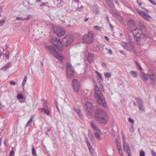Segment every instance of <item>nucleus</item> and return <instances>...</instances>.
<instances>
[{
    "label": "nucleus",
    "instance_id": "4be33fe9",
    "mask_svg": "<svg viewBox=\"0 0 156 156\" xmlns=\"http://www.w3.org/2000/svg\"><path fill=\"white\" fill-rule=\"evenodd\" d=\"M11 62H8L1 69V70H4L5 71L7 69L9 68V66L11 65Z\"/></svg>",
    "mask_w": 156,
    "mask_h": 156
},
{
    "label": "nucleus",
    "instance_id": "6e6552de",
    "mask_svg": "<svg viewBox=\"0 0 156 156\" xmlns=\"http://www.w3.org/2000/svg\"><path fill=\"white\" fill-rule=\"evenodd\" d=\"M51 43L60 51H62L63 49L61 40L58 38L53 37L51 39Z\"/></svg>",
    "mask_w": 156,
    "mask_h": 156
},
{
    "label": "nucleus",
    "instance_id": "864d4df0",
    "mask_svg": "<svg viewBox=\"0 0 156 156\" xmlns=\"http://www.w3.org/2000/svg\"><path fill=\"white\" fill-rule=\"evenodd\" d=\"M115 144H116V145H117V144H119V140L117 139H115Z\"/></svg>",
    "mask_w": 156,
    "mask_h": 156
},
{
    "label": "nucleus",
    "instance_id": "a211bd4d",
    "mask_svg": "<svg viewBox=\"0 0 156 156\" xmlns=\"http://www.w3.org/2000/svg\"><path fill=\"white\" fill-rule=\"evenodd\" d=\"M94 55L89 53L87 57V59L89 62H91L93 61L94 59Z\"/></svg>",
    "mask_w": 156,
    "mask_h": 156
},
{
    "label": "nucleus",
    "instance_id": "e2e57ef3",
    "mask_svg": "<svg viewBox=\"0 0 156 156\" xmlns=\"http://www.w3.org/2000/svg\"><path fill=\"white\" fill-rule=\"evenodd\" d=\"M30 123L29 122H27L26 124L25 127H26L27 126H28L30 124Z\"/></svg>",
    "mask_w": 156,
    "mask_h": 156
},
{
    "label": "nucleus",
    "instance_id": "49530a36",
    "mask_svg": "<svg viewBox=\"0 0 156 156\" xmlns=\"http://www.w3.org/2000/svg\"><path fill=\"white\" fill-rule=\"evenodd\" d=\"M151 153L152 156H156V153L154 152V151H151Z\"/></svg>",
    "mask_w": 156,
    "mask_h": 156
},
{
    "label": "nucleus",
    "instance_id": "f03ea898",
    "mask_svg": "<svg viewBox=\"0 0 156 156\" xmlns=\"http://www.w3.org/2000/svg\"><path fill=\"white\" fill-rule=\"evenodd\" d=\"M95 119L101 123L105 124L107 122L106 112L101 108H98L95 112Z\"/></svg>",
    "mask_w": 156,
    "mask_h": 156
},
{
    "label": "nucleus",
    "instance_id": "c9c22d12",
    "mask_svg": "<svg viewBox=\"0 0 156 156\" xmlns=\"http://www.w3.org/2000/svg\"><path fill=\"white\" fill-rule=\"evenodd\" d=\"M27 80V76H26L25 77L24 79L23 80V83H22V86H24L25 84L26 83V81Z\"/></svg>",
    "mask_w": 156,
    "mask_h": 156
},
{
    "label": "nucleus",
    "instance_id": "a878e982",
    "mask_svg": "<svg viewBox=\"0 0 156 156\" xmlns=\"http://www.w3.org/2000/svg\"><path fill=\"white\" fill-rule=\"evenodd\" d=\"M91 126L92 128L94 130L96 131L98 130L99 131V130L98 129V127L96 125L95 123L94 122H92L91 123Z\"/></svg>",
    "mask_w": 156,
    "mask_h": 156
},
{
    "label": "nucleus",
    "instance_id": "3c124183",
    "mask_svg": "<svg viewBox=\"0 0 156 156\" xmlns=\"http://www.w3.org/2000/svg\"><path fill=\"white\" fill-rule=\"evenodd\" d=\"M43 106L44 107H47V102L46 101H45L44 102L43 104Z\"/></svg>",
    "mask_w": 156,
    "mask_h": 156
},
{
    "label": "nucleus",
    "instance_id": "bb28decb",
    "mask_svg": "<svg viewBox=\"0 0 156 156\" xmlns=\"http://www.w3.org/2000/svg\"><path fill=\"white\" fill-rule=\"evenodd\" d=\"M88 137L90 138L91 141L92 142L94 139V137L91 133L89 130H88Z\"/></svg>",
    "mask_w": 156,
    "mask_h": 156
},
{
    "label": "nucleus",
    "instance_id": "680f3d73",
    "mask_svg": "<svg viewBox=\"0 0 156 156\" xmlns=\"http://www.w3.org/2000/svg\"><path fill=\"white\" fill-rule=\"evenodd\" d=\"M33 117H31L28 122H29L30 123H31L33 120Z\"/></svg>",
    "mask_w": 156,
    "mask_h": 156
},
{
    "label": "nucleus",
    "instance_id": "5701e85b",
    "mask_svg": "<svg viewBox=\"0 0 156 156\" xmlns=\"http://www.w3.org/2000/svg\"><path fill=\"white\" fill-rule=\"evenodd\" d=\"M135 100L138 105L143 104V101L141 98H136Z\"/></svg>",
    "mask_w": 156,
    "mask_h": 156
},
{
    "label": "nucleus",
    "instance_id": "7c9ffc66",
    "mask_svg": "<svg viewBox=\"0 0 156 156\" xmlns=\"http://www.w3.org/2000/svg\"><path fill=\"white\" fill-rule=\"evenodd\" d=\"M135 63L136 64V66L137 67H139V68H137V69L138 70H139L140 71H141L142 70V68L141 67V66H140V65L139 64V63H138V62H137V61H135Z\"/></svg>",
    "mask_w": 156,
    "mask_h": 156
},
{
    "label": "nucleus",
    "instance_id": "6e6d98bb",
    "mask_svg": "<svg viewBox=\"0 0 156 156\" xmlns=\"http://www.w3.org/2000/svg\"><path fill=\"white\" fill-rule=\"evenodd\" d=\"M106 18L108 21V23H110V22L109 19V17L108 15H107L106 16Z\"/></svg>",
    "mask_w": 156,
    "mask_h": 156
},
{
    "label": "nucleus",
    "instance_id": "8fccbe9b",
    "mask_svg": "<svg viewBox=\"0 0 156 156\" xmlns=\"http://www.w3.org/2000/svg\"><path fill=\"white\" fill-rule=\"evenodd\" d=\"M144 38L146 39L147 40V41H150V40H151V38L150 37H148V36H147V37H144L143 39Z\"/></svg>",
    "mask_w": 156,
    "mask_h": 156
},
{
    "label": "nucleus",
    "instance_id": "052dcab7",
    "mask_svg": "<svg viewBox=\"0 0 156 156\" xmlns=\"http://www.w3.org/2000/svg\"><path fill=\"white\" fill-rule=\"evenodd\" d=\"M120 52L122 55H126V54L125 53V52L122 50H120Z\"/></svg>",
    "mask_w": 156,
    "mask_h": 156
},
{
    "label": "nucleus",
    "instance_id": "0eeeda50",
    "mask_svg": "<svg viewBox=\"0 0 156 156\" xmlns=\"http://www.w3.org/2000/svg\"><path fill=\"white\" fill-rule=\"evenodd\" d=\"M94 34L93 32L89 31L83 37V42L87 44H90L93 41Z\"/></svg>",
    "mask_w": 156,
    "mask_h": 156
},
{
    "label": "nucleus",
    "instance_id": "9b49d317",
    "mask_svg": "<svg viewBox=\"0 0 156 156\" xmlns=\"http://www.w3.org/2000/svg\"><path fill=\"white\" fill-rule=\"evenodd\" d=\"M73 87L74 91L78 92L79 89L80 87V82L77 80L73 79L72 81Z\"/></svg>",
    "mask_w": 156,
    "mask_h": 156
},
{
    "label": "nucleus",
    "instance_id": "2eb2a0df",
    "mask_svg": "<svg viewBox=\"0 0 156 156\" xmlns=\"http://www.w3.org/2000/svg\"><path fill=\"white\" fill-rule=\"evenodd\" d=\"M149 78H150L151 83L153 85H154L155 83V80H156V76L153 73L151 74H149Z\"/></svg>",
    "mask_w": 156,
    "mask_h": 156
},
{
    "label": "nucleus",
    "instance_id": "39448f33",
    "mask_svg": "<svg viewBox=\"0 0 156 156\" xmlns=\"http://www.w3.org/2000/svg\"><path fill=\"white\" fill-rule=\"evenodd\" d=\"M121 43L123 48H125L130 52L133 51L134 53L136 52L134 44L133 41L131 39H129V41H128V43L130 48L128 46L127 43L126 42L122 41Z\"/></svg>",
    "mask_w": 156,
    "mask_h": 156
},
{
    "label": "nucleus",
    "instance_id": "20e7f679",
    "mask_svg": "<svg viewBox=\"0 0 156 156\" xmlns=\"http://www.w3.org/2000/svg\"><path fill=\"white\" fill-rule=\"evenodd\" d=\"M45 48L50 53L58 60H61L63 59L62 55H61L60 53L54 47L51 45H46Z\"/></svg>",
    "mask_w": 156,
    "mask_h": 156
},
{
    "label": "nucleus",
    "instance_id": "69168bd1",
    "mask_svg": "<svg viewBox=\"0 0 156 156\" xmlns=\"http://www.w3.org/2000/svg\"><path fill=\"white\" fill-rule=\"evenodd\" d=\"M31 16L30 15H28V16L27 18H24V20H25L28 19L30 18Z\"/></svg>",
    "mask_w": 156,
    "mask_h": 156
},
{
    "label": "nucleus",
    "instance_id": "f3484780",
    "mask_svg": "<svg viewBox=\"0 0 156 156\" xmlns=\"http://www.w3.org/2000/svg\"><path fill=\"white\" fill-rule=\"evenodd\" d=\"M66 31L63 28H62L56 34L58 37H61L64 35Z\"/></svg>",
    "mask_w": 156,
    "mask_h": 156
},
{
    "label": "nucleus",
    "instance_id": "ddd939ff",
    "mask_svg": "<svg viewBox=\"0 0 156 156\" xmlns=\"http://www.w3.org/2000/svg\"><path fill=\"white\" fill-rule=\"evenodd\" d=\"M52 26V28L54 32V33L56 34L62 28L61 27L59 26H58L56 25H55L53 24H51Z\"/></svg>",
    "mask_w": 156,
    "mask_h": 156
},
{
    "label": "nucleus",
    "instance_id": "58836bf2",
    "mask_svg": "<svg viewBox=\"0 0 156 156\" xmlns=\"http://www.w3.org/2000/svg\"><path fill=\"white\" fill-rule=\"evenodd\" d=\"M140 156H145V153L143 151L141 150L140 151Z\"/></svg>",
    "mask_w": 156,
    "mask_h": 156
},
{
    "label": "nucleus",
    "instance_id": "b1692460",
    "mask_svg": "<svg viewBox=\"0 0 156 156\" xmlns=\"http://www.w3.org/2000/svg\"><path fill=\"white\" fill-rule=\"evenodd\" d=\"M93 11L97 14H98L100 12L99 9L96 6L93 7Z\"/></svg>",
    "mask_w": 156,
    "mask_h": 156
},
{
    "label": "nucleus",
    "instance_id": "bf43d9fd",
    "mask_svg": "<svg viewBox=\"0 0 156 156\" xmlns=\"http://www.w3.org/2000/svg\"><path fill=\"white\" fill-rule=\"evenodd\" d=\"M153 5H155V3L154 2H153L152 0H148Z\"/></svg>",
    "mask_w": 156,
    "mask_h": 156
},
{
    "label": "nucleus",
    "instance_id": "a19ab883",
    "mask_svg": "<svg viewBox=\"0 0 156 156\" xmlns=\"http://www.w3.org/2000/svg\"><path fill=\"white\" fill-rule=\"evenodd\" d=\"M101 28L99 26H96L94 27V29L96 30H100Z\"/></svg>",
    "mask_w": 156,
    "mask_h": 156
},
{
    "label": "nucleus",
    "instance_id": "4c0bfd02",
    "mask_svg": "<svg viewBox=\"0 0 156 156\" xmlns=\"http://www.w3.org/2000/svg\"><path fill=\"white\" fill-rule=\"evenodd\" d=\"M119 20L120 23L122 25V26H123V25L125 26V23L124 21L121 18L120 19H119Z\"/></svg>",
    "mask_w": 156,
    "mask_h": 156
},
{
    "label": "nucleus",
    "instance_id": "423d86ee",
    "mask_svg": "<svg viewBox=\"0 0 156 156\" xmlns=\"http://www.w3.org/2000/svg\"><path fill=\"white\" fill-rule=\"evenodd\" d=\"M75 71L70 63H67L66 66V74L68 79H70L74 77Z\"/></svg>",
    "mask_w": 156,
    "mask_h": 156
},
{
    "label": "nucleus",
    "instance_id": "cd10ccee",
    "mask_svg": "<svg viewBox=\"0 0 156 156\" xmlns=\"http://www.w3.org/2000/svg\"><path fill=\"white\" fill-rule=\"evenodd\" d=\"M94 134L96 138L99 140H100L101 139V137L100 136V135L97 132H94Z\"/></svg>",
    "mask_w": 156,
    "mask_h": 156
},
{
    "label": "nucleus",
    "instance_id": "e433bc0d",
    "mask_svg": "<svg viewBox=\"0 0 156 156\" xmlns=\"http://www.w3.org/2000/svg\"><path fill=\"white\" fill-rule=\"evenodd\" d=\"M86 142L87 144V146L88 148H91V145L89 142V141L87 139L86 141Z\"/></svg>",
    "mask_w": 156,
    "mask_h": 156
},
{
    "label": "nucleus",
    "instance_id": "9d476101",
    "mask_svg": "<svg viewBox=\"0 0 156 156\" xmlns=\"http://www.w3.org/2000/svg\"><path fill=\"white\" fill-rule=\"evenodd\" d=\"M84 108L87 112V115H91L92 112L93 111V106L92 103L89 102H86Z\"/></svg>",
    "mask_w": 156,
    "mask_h": 156
},
{
    "label": "nucleus",
    "instance_id": "6ab92c4d",
    "mask_svg": "<svg viewBox=\"0 0 156 156\" xmlns=\"http://www.w3.org/2000/svg\"><path fill=\"white\" fill-rule=\"evenodd\" d=\"M140 76L142 77L143 80L145 81L148 80V79L147 75L144 73L141 72L140 73Z\"/></svg>",
    "mask_w": 156,
    "mask_h": 156
},
{
    "label": "nucleus",
    "instance_id": "79ce46f5",
    "mask_svg": "<svg viewBox=\"0 0 156 156\" xmlns=\"http://www.w3.org/2000/svg\"><path fill=\"white\" fill-rule=\"evenodd\" d=\"M5 20H3L1 21H0V26H2L5 23Z\"/></svg>",
    "mask_w": 156,
    "mask_h": 156
},
{
    "label": "nucleus",
    "instance_id": "473e14b6",
    "mask_svg": "<svg viewBox=\"0 0 156 156\" xmlns=\"http://www.w3.org/2000/svg\"><path fill=\"white\" fill-rule=\"evenodd\" d=\"M111 74L110 73L106 72L105 74V76L106 78H108L110 77Z\"/></svg>",
    "mask_w": 156,
    "mask_h": 156
},
{
    "label": "nucleus",
    "instance_id": "13d9d810",
    "mask_svg": "<svg viewBox=\"0 0 156 156\" xmlns=\"http://www.w3.org/2000/svg\"><path fill=\"white\" fill-rule=\"evenodd\" d=\"M101 66L102 67H107L106 64L105 63H103L101 64Z\"/></svg>",
    "mask_w": 156,
    "mask_h": 156
},
{
    "label": "nucleus",
    "instance_id": "ea45409f",
    "mask_svg": "<svg viewBox=\"0 0 156 156\" xmlns=\"http://www.w3.org/2000/svg\"><path fill=\"white\" fill-rule=\"evenodd\" d=\"M79 117L82 120H83V115L81 112H80L78 114Z\"/></svg>",
    "mask_w": 156,
    "mask_h": 156
},
{
    "label": "nucleus",
    "instance_id": "f257e3e1",
    "mask_svg": "<svg viewBox=\"0 0 156 156\" xmlns=\"http://www.w3.org/2000/svg\"><path fill=\"white\" fill-rule=\"evenodd\" d=\"M139 27L140 29L138 28H134L132 32L134 36L137 38V40L140 41V39H143L147 37V35L143 32V31L146 30L147 27L145 25L142 23L140 24Z\"/></svg>",
    "mask_w": 156,
    "mask_h": 156
},
{
    "label": "nucleus",
    "instance_id": "1a4fd4ad",
    "mask_svg": "<svg viewBox=\"0 0 156 156\" xmlns=\"http://www.w3.org/2000/svg\"><path fill=\"white\" fill-rule=\"evenodd\" d=\"M73 36L71 35L67 34L62 39L64 44L66 46L70 45L73 41Z\"/></svg>",
    "mask_w": 156,
    "mask_h": 156
},
{
    "label": "nucleus",
    "instance_id": "412c9836",
    "mask_svg": "<svg viewBox=\"0 0 156 156\" xmlns=\"http://www.w3.org/2000/svg\"><path fill=\"white\" fill-rule=\"evenodd\" d=\"M135 23L134 21L132 20L129 19L128 20L127 24L129 27H132L135 25Z\"/></svg>",
    "mask_w": 156,
    "mask_h": 156
},
{
    "label": "nucleus",
    "instance_id": "c756f323",
    "mask_svg": "<svg viewBox=\"0 0 156 156\" xmlns=\"http://www.w3.org/2000/svg\"><path fill=\"white\" fill-rule=\"evenodd\" d=\"M17 98L18 99H22L23 98V96L21 94H17Z\"/></svg>",
    "mask_w": 156,
    "mask_h": 156
},
{
    "label": "nucleus",
    "instance_id": "774afa93",
    "mask_svg": "<svg viewBox=\"0 0 156 156\" xmlns=\"http://www.w3.org/2000/svg\"><path fill=\"white\" fill-rule=\"evenodd\" d=\"M88 149H89V151L90 153L91 154V155H93V154H92V148H88Z\"/></svg>",
    "mask_w": 156,
    "mask_h": 156
},
{
    "label": "nucleus",
    "instance_id": "7ed1b4c3",
    "mask_svg": "<svg viewBox=\"0 0 156 156\" xmlns=\"http://www.w3.org/2000/svg\"><path fill=\"white\" fill-rule=\"evenodd\" d=\"M94 90L95 96L98 103L99 104L102 105L104 107H106L107 105L105 103V98L97 85H95Z\"/></svg>",
    "mask_w": 156,
    "mask_h": 156
},
{
    "label": "nucleus",
    "instance_id": "5fc2aeb1",
    "mask_svg": "<svg viewBox=\"0 0 156 156\" xmlns=\"http://www.w3.org/2000/svg\"><path fill=\"white\" fill-rule=\"evenodd\" d=\"M122 139H123V143H126V142H125V137H124V135H123V133L122 134Z\"/></svg>",
    "mask_w": 156,
    "mask_h": 156
},
{
    "label": "nucleus",
    "instance_id": "0e129e2a",
    "mask_svg": "<svg viewBox=\"0 0 156 156\" xmlns=\"http://www.w3.org/2000/svg\"><path fill=\"white\" fill-rule=\"evenodd\" d=\"M119 150V153L120 154H122V150L121 149L118 150Z\"/></svg>",
    "mask_w": 156,
    "mask_h": 156
},
{
    "label": "nucleus",
    "instance_id": "f704fd0d",
    "mask_svg": "<svg viewBox=\"0 0 156 156\" xmlns=\"http://www.w3.org/2000/svg\"><path fill=\"white\" fill-rule=\"evenodd\" d=\"M32 154L33 156H34L36 154V152L34 147H32Z\"/></svg>",
    "mask_w": 156,
    "mask_h": 156
},
{
    "label": "nucleus",
    "instance_id": "2f4dec72",
    "mask_svg": "<svg viewBox=\"0 0 156 156\" xmlns=\"http://www.w3.org/2000/svg\"><path fill=\"white\" fill-rule=\"evenodd\" d=\"M138 108H139V110L143 111L144 110V107L143 105V104L141 105H138Z\"/></svg>",
    "mask_w": 156,
    "mask_h": 156
},
{
    "label": "nucleus",
    "instance_id": "603ef678",
    "mask_svg": "<svg viewBox=\"0 0 156 156\" xmlns=\"http://www.w3.org/2000/svg\"><path fill=\"white\" fill-rule=\"evenodd\" d=\"M75 111L77 113V114L81 112L80 110V109H75Z\"/></svg>",
    "mask_w": 156,
    "mask_h": 156
},
{
    "label": "nucleus",
    "instance_id": "4d7b16f0",
    "mask_svg": "<svg viewBox=\"0 0 156 156\" xmlns=\"http://www.w3.org/2000/svg\"><path fill=\"white\" fill-rule=\"evenodd\" d=\"M16 83L15 82L13 81H11L10 82V84L13 85H15L16 84Z\"/></svg>",
    "mask_w": 156,
    "mask_h": 156
},
{
    "label": "nucleus",
    "instance_id": "338daca9",
    "mask_svg": "<svg viewBox=\"0 0 156 156\" xmlns=\"http://www.w3.org/2000/svg\"><path fill=\"white\" fill-rule=\"evenodd\" d=\"M46 129H47V131L48 132H49L51 130V129L50 128L48 127H47L46 128Z\"/></svg>",
    "mask_w": 156,
    "mask_h": 156
},
{
    "label": "nucleus",
    "instance_id": "c03bdc74",
    "mask_svg": "<svg viewBox=\"0 0 156 156\" xmlns=\"http://www.w3.org/2000/svg\"><path fill=\"white\" fill-rule=\"evenodd\" d=\"M129 131L131 132V133H133L134 131V128L133 126H132L129 129Z\"/></svg>",
    "mask_w": 156,
    "mask_h": 156
},
{
    "label": "nucleus",
    "instance_id": "4468645a",
    "mask_svg": "<svg viewBox=\"0 0 156 156\" xmlns=\"http://www.w3.org/2000/svg\"><path fill=\"white\" fill-rule=\"evenodd\" d=\"M123 149L124 151H126L128 155L131 154L129 146L128 144H127V145H126V143H123Z\"/></svg>",
    "mask_w": 156,
    "mask_h": 156
},
{
    "label": "nucleus",
    "instance_id": "c85d7f7f",
    "mask_svg": "<svg viewBox=\"0 0 156 156\" xmlns=\"http://www.w3.org/2000/svg\"><path fill=\"white\" fill-rule=\"evenodd\" d=\"M9 52H7V53H5L3 54L5 57V58L6 59H8L9 57Z\"/></svg>",
    "mask_w": 156,
    "mask_h": 156
},
{
    "label": "nucleus",
    "instance_id": "09e8293b",
    "mask_svg": "<svg viewBox=\"0 0 156 156\" xmlns=\"http://www.w3.org/2000/svg\"><path fill=\"white\" fill-rule=\"evenodd\" d=\"M116 145L117 148L118 150L121 149V147L120 145V144H117Z\"/></svg>",
    "mask_w": 156,
    "mask_h": 156
},
{
    "label": "nucleus",
    "instance_id": "72a5a7b5",
    "mask_svg": "<svg viewBox=\"0 0 156 156\" xmlns=\"http://www.w3.org/2000/svg\"><path fill=\"white\" fill-rule=\"evenodd\" d=\"M96 73L97 74V75L98 76V77L101 80H103V78L102 77L100 74V73L99 72L97 71H96Z\"/></svg>",
    "mask_w": 156,
    "mask_h": 156
},
{
    "label": "nucleus",
    "instance_id": "dca6fc26",
    "mask_svg": "<svg viewBox=\"0 0 156 156\" xmlns=\"http://www.w3.org/2000/svg\"><path fill=\"white\" fill-rule=\"evenodd\" d=\"M41 111L42 112H43L44 114L48 115H49L51 113L50 110L48 108H41Z\"/></svg>",
    "mask_w": 156,
    "mask_h": 156
},
{
    "label": "nucleus",
    "instance_id": "37998d69",
    "mask_svg": "<svg viewBox=\"0 0 156 156\" xmlns=\"http://www.w3.org/2000/svg\"><path fill=\"white\" fill-rule=\"evenodd\" d=\"M128 121L129 122L133 124H134V120L130 118H128Z\"/></svg>",
    "mask_w": 156,
    "mask_h": 156
},
{
    "label": "nucleus",
    "instance_id": "de8ad7c7",
    "mask_svg": "<svg viewBox=\"0 0 156 156\" xmlns=\"http://www.w3.org/2000/svg\"><path fill=\"white\" fill-rule=\"evenodd\" d=\"M16 20H25L24 19L20 17H17L16 18Z\"/></svg>",
    "mask_w": 156,
    "mask_h": 156
},
{
    "label": "nucleus",
    "instance_id": "f8f14e48",
    "mask_svg": "<svg viewBox=\"0 0 156 156\" xmlns=\"http://www.w3.org/2000/svg\"><path fill=\"white\" fill-rule=\"evenodd\" d=\"M136 10L137 12L144 19L148 20V18H151L150 16L147 13H145L143 11L140 10L139 9H136Z\"/></svg>",
    "mask_w": 156,
    "mask_h": 156
},
{
    "label": "nucleus",
    "instance_id": "393cba45",
    "mask_svg": "<svg viewBox=\"0 0 156 156\" xmlns=\"http://www.w3.org/2000/svg\"><path fill=\"white\" fill-rule=\"evenodd\" d=\"M130 74L133 78H136L137 76V73L136 71H131L130 72Z\"/></svg>",
    "mask_w": 156,
    "mask_h": 156
},
{
    "label": "nucleus",
    "instance_id": "a18cd8bd",
    "mask_svg": "<svg viewBox=\"0 0 156 156\" xmlns=\"http://www.w3.org/2000/svg\"><path fill=\"white\" fill-rule=\"evenodd\" d=\"M14 154V151L13 150H12L10 152L9 154V156H13Z\"/></svg>",
    "mask_w": 156,
    "mask_h": 156
},
{
    "label": "nucleus",
    "instance_id": "aec40b11",
    "mask_svg": "<svg viewBox=\"0 0 156 156\" xmlns=\"http://www.w3.org/2000/svg\"><path fill=\"white\" fill-rule=\"evenodd\" d=\"M106 2L107 5L110 8H112L114 7L112 0H106Z\"/></svg>",
    "mask_w": 156,
    "mask_h": 156
}]
</instances>
